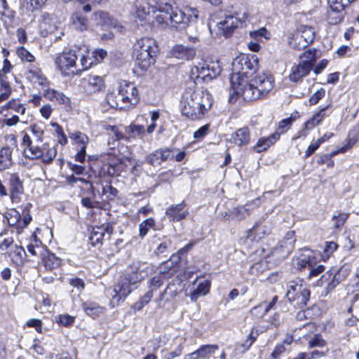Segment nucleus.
<instances>
[{
	"mask_svg": "<svg viewBox=\"0 0 359 359\" xmlns=\"http://www.w3.org/2000/svg\"><path fill=\"white\" fill-rule=\"evenodd\" d=\"M23 134L21 145L23 147V155L29 160H41L46 165H50L57 156V149L49 143L39 145L44 139V130L37 124L29 126Z\"/></svg>",
	"mask_w": 359,
	"mask_h": 359,
	"instance_id": "1",
	"label": "nucleus"
},
{
	"mask_svg": "<svg viewBox=\"0 0 359 359\" xmlns=\"http://www.w3.org/2000/svg\"><path fill=\"white\" fill-rule=\"evenodd\" d=\"M212 104V95L208 90L189 88L182 95L180 107L183 116L196 121L203 118Z\"/></svg>",
	"mask_w": 359,
	"mask_h": 359,
	"instance_id": "2",
	"label": "nucleus"
},
{
	"mask_svg": "<svg viewBox=\"0 0 359 359\" xmlns=\"http://www.w3.org/2000/svg\"><path fill=\"white\" fill-rule=\"evenodd\" d=\"M274 79L272 75L262 73L251 80L244 81V85L234 94H230L229 102H234L241 96L245 101H253L264 97L273 88Z\"/></svg>",
	"mask_w": 359,
	"mask_h": 359,
	"instance_id": "3",
	"label": "nucleus"
},
{
	"mask_svg": "<svg viewBox=\"0 0 359 359\" xmlns=\"http://www.w3.org/2000/svg\"><path fill=\"white\" fill-rule=\"evenodd\" d=\"M152 9L154 13H158L155 20L159 25L165 24L177 29H184L189 25L186 11L180 10L171 0H159Z\"/></svg>",
	"mask_w": 359,
	"mask_h": 359,
	"instance_id": "4",
	"label": "nucleus"
},
{
	"mask_svg": "<svg viewBox=\"0 0 359 359\" xmlns=\"http://www.w3.org/2000/svg\"><path fill=\"white\" fill-rule=\"evenodd\" d=\"M231 66L230 94H234L244 85V81L255 73L258 69V61L255 57L241 54L233 59Z\"/></svg>",
	"mask_w": 359,
	"mask_h": 359,
	"instance_id": "5",
	"label": "nucleus"
},
{
	"mask_svg": "<svg viewBox=\"0 0 359 359\" xmlns=\"http://www.w3.org/2000/svg\"><path fill=\"white\" fill-rule=\"evenodd\" d=\"M143 279L142 271L139 270L137 265L133 264L128 266L114 285L115 294L110 302L112 306L118 305L120 301H123L133 291V286L140 283Z\"/></svg>",
	"mask_w": 359,
	"mask_h": 359,
	"instance_id": "6",
	"label": "nucleus"
},
{
	"mask_svg": "<svg viewBox=\"0 0 359 359\" xmlns=\"http://www.w3.org/2000/svg\"><path fill=\"white\" fill-rule=\"evenodd\" d=\"M158 52V46L155 39L142 37L133 45V57L135 64L142 70H147L154 65Z\"/></svg>",
	"mask_w": 359,
	"mask_h": 359,
	"instance_id": "7",
	"label": "nucleus"
},
{
	"mask_svg": "<svg viewBox=\"0 0 359 359\" xmlns=\"http://www.w3.org/2000/svg\"><path fill=\"white\" fill-rule=\"evenodd\" d=\"M220 67L213 62L201 61L194 65L190 71V77L197 81L208 82L220 74Z\"/></svg>",
	"mask_w": 359,
	"mask_h": 359,
	"instance_id": "8",
	"label": "nucleus"
},
{
	"mask_svg": "<svg viewBox=\"0 0 359 359\" xmlns=\"http://www.w3.org/2000/svg\"><path fill=\"white\" fill-rule=\"evenodd\" d=\"M310 290L302 284L290 282L287 286L286 297L294 307L304 309L310 299Z\"/></svg>",
	"mask_w": 359,
	"mask_h": 359,
	"instance_id": "9",
	"label": "nucleus"
},
{
	"mask_svg": "<svg viewBox=\"0 0 359 359\" xmlns=\"http://www.w3.org/2000/svg\"><path fill=\"white\" fill-rule=\"evenodd\" d=\"M78 56L76 51L69 50L59 55L55 59V64L61 73L65 76H72L79 74L76 64Z\"/></svg>",
	"mask_w": 359,
	"mask_h": 359,
	"instance_id": "10",
	"label": "nucleus"
},
{
	"mask_svg": "<svg viewBox=\"0 0 359 359\" xmlns=\"http://www.w3.org/2000/svg\"><path fill=\"white\" fill-rule=\"evenodd\" d=\"M79 87L87 95H92L102 91L104 88L102 78L97 75H88L80 79Z\"/></svg>",
	"mask_w": 359,
	"mask_h": 359,
	"instance_id": "11",
	"label": "nucleus"
},
{
	"mask_svg": "<svg viewBox=\"0 0 359 359\" xmlns=\"http://www.w3.org/2000/svg\"><path fill=\"white\" fill-rule=\"evenodd\" d=\"M119 97L126 104H135L138 102V91L135 86L124 81L119 86Z\"/></svg>",
	"mask_w": 359,
	"mask_h": 359,
	"instance_id": "12",
	"label": "nucleus"
},
{
	"mask_svg": "<svg viewBox=\"0 0 359 359\" xmlns=\"http://www.w3.org/2000/svg\"><path fill=\"white\" fill-rule=\"evenodd\" d=\"M25 77L30 83L35 85L46 86L48 84L47 77L43 74L41 69L36 66L29 65L25 73Z\"/></svg>",
	"mask_w": 359,
	"mask_h": 359,
	"instance_id": "13",
	"label": "nucleus"
},
{
	"mask_svg": "<svg viewBox=\"0 0 359 359\" xmlns=\"http://www.w3.org/2000/svg\"><path fill=\"white\" fill-rule=\"evenodd\" d=\"M180 262V256L172 254L168 260L163 262L159 266L160 274L163 276L165 278H170L177 271V266Z\"/></svg>",
	"mask_w": 359,
	"mask_h": 359,
	"instance_id": "14",
	"label": "nucleus"
},
{
	"mask_svg": "<svg viewBox=\"0 0 359 359\" xmlns=\"http://www.w3.org/2000/svg\"><path fill=\"white\" fill-rule=\"evenodd\" d=\"M10 197L13 203H18L20 201V196L23 194V186L19 176L14 173L9 179Z\"/></svg>",
	"mask_w": 359,
	"mask_h": 359,
	"instance_id": "15",
	"label": "nucleus"
},
{
	"mask_svg": "<svg viewBox=\"0 0 359 359\" xmlns=\"http://www.w3.org/2000/svg\"><path fill=\"white\" fill-rule=\"evenodd\" d=\"M179 290L180 288L177 284L171 281L156 299L158 306L162 308L166 302H171L177 296Z\"/></svg>",
	"mask_w": 359,
	"mask_h": 359,
	"instance_id": "16",
	"label": "nucleus"
},
{
	"mask_svg": "<svg viewBox=\"0 0 359 359\" xmlns=\"http://www.w3.org/2000/svg\"><path fill=\"white\" fill-rule=\"evenodd\" d=\"M44 96L52 102H57L58 104L63 105L67 110L72 109L70 98L62 92L53 88H48L44 91Z\"/></svg>",
	"mask_w": 359,
	"mask_h": 359,
	"instance_id": "17",
	"label": "nucleus"
},
{
	"mask_svg": "<svg viewBox=\"0 0 359 359\" xmlns=\"http://www.w3.org/2000/svg\"><path fill=\"white\" fill-rule=\"evenodd\" d=\"M186 204L183 201L179 204L172 205L165 210V215L171 222H179L184 219L189 214L187 210H184Z\"/></svg>",
	"mask_w": 359,
	"mask_h": 359,
	"instance_id": "18",
	"label": "nucleus"
},
{
	"mask_svg": "<svg viewBox=\"0 0 359 359\" xmlns=\"http://www.w3.org/2000/svg\"><path fill=\"white\" fill-rule=\"evenodd\" d=\"M243 22L232 15H226L225 18L218 23L219 29L227 37L233 31L241 25Z\"/></svg>",
	"mask_w": 359,
	"mask_h": 359,
	"instance_id": "19",
	"label": "nucleus"
},
{
	"mask_svg": "<svg viewBox=\"0 0 359 359\" xmlns=\"http://www.w3.org/2000/svg\"><path fill=\"white\" fill-rule=\"evenodd\" d=\"M170 54L177 59L189 60L195 56L196 49L193 47L177 44L172 48Z\"/></svg>",
	"mask_w": 359,
	"mask_h": 359,
	"instance_id": "20",
	"label": "nucleus"
},
{
	"mask_svg": "<svg viewBox=\"0 0 359 359\" xmlns=\"http://www.w3.org/2000/svg\"><path fill=\"white\" fill-rule=\"evenodd\" d=\"M312 70L311 66L307 63L299 62L298 65H293L289 75L290 81L292 82H298L306 76Z\"/></svg>",
	"mask_w": 359,
	"mask_h": 359,
	"instance_id": "21",
	"label": "nucleus"
},
{
	"mask_svg": "<svg viewBox=\"0 0 359 359\" xmlns=\"http://www.w3.org/2000/svg\"><path fill=\"white\" fill-rule=\"evenodd\" d=\"M330 104L321 108L317 113H316L309 120L304 123V128L310 130L320 124L323 120L329 116L332 111L330 110Z\"/></svg>",
	"mask_w": 359,
	"mask_h": 359,
	"instance_id": "22",
	"label": "nucleus"
},
{
	"mask_svg": "<svg viewBox=\"0 0 359 359\" xmlns=\"http://www.w3.org/2000/svg\"><path fill=\"white\" fill-rule=\"evenodd\" d=\"M218 349L217 345L207 344L201 346L198 350L187 354L184 359H199L206 358L210 355L213 354Z\"/></svg>",
	"mask_w": 359,
	"mask_h": 359,
	"instance_id": "23",
	"label": "nucleus"
},
{
	"mask_svg": "<svg viewBox=\"0 0 359 359\" xmlns=\"http://www.w3.org/2000/svg\"><path fill=\"white\" fill-rule=\"evenodd\" d=\"M92 20L97 25L109 28L116 27L117 25L116 20L111 18L108 13L104 11H97L93 13Z\"/></svg>",
	"mask_w": 359,
	"mask_h": 359,
	"instance_id": "24",
	"label": "nucleus"
},
{
	"mask_svg": "<svg viewBox=\"0 0 359 359\" xmlns=\"http://www.w3.org/2000/svg\"><path fill=\"white\" fill-rule=\"evenodd\" d=\"M280 138L279 133L275 132L267 137H262L258 140L257 144L253 147L256 152L266 151Z\"/></svg>",
	"mask_w": 359,
	"mask_h": 359,
	"instance_id": "25",
	"label": "nucleus"
},
{
	"mask_svg": "<svg viewBox=\"0 0 359 359\" xmlns=\"http://www.w3.org/2000/svg\"><path fill=\"white\" fill-rule=\"evenodd\" d=\"M125 132L126 133V141H130L136 138L143 139L145 135L144 127L137 124H130L126 127Z\"/></svg>",
	"mask_w": 359,
	"mask_h": 359,
	"instance_id": "26",
	"label": "nucleus"
},
{
	"mask_svg": "<svg viewBox=\"0 0 359 359\" xmlns=\"http://www.w3.org/2000/svg\"><path fill=\"white\" fill-rule=\"evenodd\" d=\"M349 274V270L344 266L339 269L334 274L331 281L327 284V290L331 291L341 281L346 279Z\"/></svg>",
	"mask_w": 359,
	"mask_h": 359,
	"instance_id": "27",
	"label": "nucleus"
},
{
	"mask_svg": "<svg viewBox=\"0 0 359 359\" xmlns=\"http://www.w3.org/2000/svg\"><path fill=\"white\" fill-rule=\"evenodd\" d=\"M12 150L8 147H4L0 149V170L8 169L12 166Z\"/></svg>",
	"mask_w": 359,
	"mask_h": 359,
	"instance_id": "28",
	"label": "nucleus"
},
{
	"mask_svg": "<svg viewBox=\"0 0 359 359\" xmlns=\"http://www.w3.org/2000/svg\"><path fill=\"white\" fill-rule=\"evenodd\" d=\"M232 139L233 142L238 146L248 144L250 139L248 128L244 127L237 130L232 135Z\"/></svg>",
	"mask_w": 359,
	"mask_h": 359,
	"instance_id": "29",
	"label": "nucleus"
},
{
	"mask_svg": "<svg viewBox=\"0 0 359 359\" xmlns=\"http://www.w3.org/2000/svg\"><path fill=\"white\" fill-rule=\"evenodd\" d=\"M290 46L296 50H302L309 46V44L305 41L297 30L292 33L287 39Z\"/></svg>",
	"mask_w": 359,
	"mask_h": 359,
	"instance_id": "30",
	"label": "nucleus"
},
{
	"mask_svg": "<svg viewBox=\"0 0 359 359\" xmlns=\"http://www.w3.org/2000/svg\"><path fill=\"white\" fill-rule=\"evenodd\" d=\"M72 25L79 31L83 32L88 29V20L82 13H74L71 18Z\"/></svg>",
	"mask_w": 359,
	"mask_h": 359,
	"instance_id": "31",
	"label": "nucleus"
},
{
	"mask_svg": "<svg viewBox=\"0 0 359 359\" xmlns=\"http://www.w3.org/2000/svg\"><path fill=\"white\" fill-rule=\"evenodd\" d=\"M149 9L150 8L147 4H140L137 6V11L135 14L136 21L137 22L138 20L141 22L142 25L146 24L151 18Z\"/></svg>",
	"mask_w": 359,
	"mask_h": 359,
	"instance_id": "32",
	"label": "nucleus"
},
{
	"mask_svg": "<svg viewBox=\"0 0 359 359\" xmlns=\"http://www.w3.org/2000/svg\"><path fill=\"white\" fill-rule=\"evenodd\" d=\"M258 335V330L253 327L248 335L245 341L242 344H238L237 349L241 353H245L251 347Z\"/></svg>",
	"mask_w": 359,
	"mask_h": 359,
	"instance_id": "33",
	"label": "nucleus"
},
{
	"mask_svg": "<svg viewBox=\"0 0 359 359\" xmlns=\"http://www.w3.org/2000/svg\"><path fill=\"white\" fill-rule=\"evenodd\" d=\"M271 226L266 223H264L262 222H256L253 226L252 229H250V233L254 234L255 236L258 238H262L265 235L269 234L271 232Z\"/></svg>",
	"mask_w": 359,
	"mask_h": 359,
	"instance_id": "34",
	"label": "nucleus"
},
{
	"mask_svg": "<svg viewBox=\"0 0 359 359\" xmlns=\"http://www.w3.org/2000/svg\"><path fill=\"white\" fill-rule=\"evenodd\" d=\"M10 256L13 263L17 265H21L25 259L26 252L22 247L15 245L11 250Z\"/></svg>",
	"mask_w": 359,
	"mask_h": 359,
	"instance_id": "35",
	"label": "nucleus"
},
{
	"mask_svg": "<svg viewBox=\"0 0 359 359\" xmlns=\"http://www.w3.org/2000/svg\"><path fill=\"white\" fill-rule=\"evenodd\" d=\"M297 30L301 35H302V38L309 44V46L313 42L316 35V32L313 27L308 25H300Z\"/></svg>",
	"mask_w": 359,
	"mask_h": 359,
	"instance_id": "36",
	"label": "nucleus"
},
{
	"mask_svg": "<svg viewBox=\"0 0 359 359\" xmlns=\"http://www.w3.org/2000/svg\"><path fill=\"white\" fill-rule=\"evenodd\" d=\"M82 307L87 315L95 318L102 313L104 309L95 302H87L82 304Z\"/></svg>",
	"mask_w": 359,
	"mask_h": 359,
	"instance_id": "37",
	"label": "nucleus"
},
{
	"mask_svg": "<svg viewBox=\"0 0 359 359\" xmlns=\"http://www.w3.org/2000/svg\"><path fill=\"white\" fill-rule=\"evenodd\" d=\"M287 249L286 244L280 241L278 244L273 248L271 255L278 260H283L287 258L292 251L288 250V252H286Z\"/></svg>",
	"mask_w": 359,
	"mask_h": 359,
	"instance_id": "38",
	"label": "nucleus"
},
{
	"mask_svg": "<svg viewBox=\"0 0 359 359\" xmlns=\"http://www.w3.org/2000/svg\"><path fill=\"white\" fill-rule=\"evenodd\" d=\"M40 26L41 28L46 31L47 33H52L56 29L55 23L52 22V18L50 15L48 13H44L42 15Z\"/></svg>",
	"mask_w": 359,
	"mask_h": 359,
	"instance_id": "39",
	"label": "nucleus"
},
{
	"mask_svg": "<svg viewBox=\"0 0 359 359\" xmlns=\"http://www.w3.org/2000/svg\"><path fill=\"white\" fill-rule=\"evenodd\" d=\"M155 226V220L152 217H149L142 221L139 224V236L143 238L149 232L150 229Z\"/></svg>",
	"mask_w": 359,
	"mask_h": 359,
	"instance_id": "40",
	"label": "nucleus"
},
{
	"mask_svg": "<svg viewBox=\"0 0 359 359\" xmlns=\"http://www.w3.org/2000/svg\"><path fill=\"white\" fill-rule=\"evenodd\" d=\"M316 52L317 51L316 48L309 49L306 50L300 56V62H302V63H307L311 66V68L313 69L316 60Z\"/></svg>",
	"mask_w": 359,
	"mask_h": 359,
	"instance_id": "41",
	"label": "nucleus"
},
{
	"mask_svg": "<svg viewBox=\"0 0 359 359\" xmlns=\"http://www.w3.org/2000/svg\"><path fill=\"white\" fill-rule=\"evenodd\" d=\"M46 268L51 270L58 267L61 264V259L53 253H48L47 256L43 258Z\"/></svg>",
	"mask_w": 359,
	"mask_h": 359,
	"instance_id": "42",
	"label": "nucleus"
},
{
	"mask_svg": "<svg viewBox=\"0 0 359 359\" xmlns=\"http://www.w3.org/2000/svg\"><path fill=\"white\" fill-rule=\"evenodd\" d=\"M104 237V229L102 227L97 226L93 228L90 236V241L93 245L102 243Z\"/></svg>",
	"mask_w": 359,
	"mask_h": 359,
	"instance_id": "43",
	"label": "nucleus"
},
{
	"mask_svg": "<svg viewBox=\"0 0 359 359\" xmlns=\"http://www.w3.org/2000/svg\"><path fill=\"white\" fill-rule=\"evenodd\" d=\"M6 219L10 226H16L18 229H20L21 216L18 211L12 209L7 213Z\"/></svg>",
	"mask_w": 359,
	"mask_h": 359,
	"instance_id": "44",
	"label": "nucleus"
},
{
	"mask_svg": "<svg viewBox=\"0 0 359 359\" xmlns=\"http://www.w3.org/2000/svg\"><path fill=\"white\" fill-rule=\"evenodd\" d=\"M5 107L9 109H12L15 112L21 115L25 114L26 111V107L18 100H11L6 103Z\"/></svg>",
	"mask_w": 359,
	"mask_h": 359,
	"instance_id": "45",
	"label": "nucleus"
},
{
	"mask_svg": "<svg viewBox=\"0 0 359 359\" xmlns=\"http://www.w3.org/2000/svg\"><path fill=\"white\" fill-rule=\"evenodd\" d=\"M108 104L114 109L123 108V107L120 105L119 102L121 101V98L119 97V92L117 93L114 92L108 93L105 98Z\"/></svg>",
	"mask_w": 359,
	"mask_h": 359,
	"instance_id": "46",
	"label": "nucleus"
},
{
	"mask_svg": "<svg viewBox=\"0 0 359 359\" xmlns=\"http://www.w3.org/2000/svg\"><path fill=\"white\" fill-rule=\"evenodd\" d=\"M163 161L161 149H157L147 156V162L153 166L159 165Z\"/></svg>",
	"mask_w": 359,
	"mask_h": 359,
	"instance_id": "47",
	"label": "nucleus"
},
{
	"mask_svg": "<svg viewBox=\"0 0 359 359\" xmlns=\"http://www.w3.org/2000/svg\"><path fill=\"white\" fill-rule=\"evenodd\" d=\"M153 297V292L150 290L147 292L137 302L133 305L134 309L137 311L142 310L145 305H147Z\"/></svg>",
	"mask_w": 359,
	"mask_h": 359,
	"instance_id": "48",
	"label": "nucleus"
},
{
	"mask_svg": "<svg viewBox=\"0 0 359 359\" xmlns=\"http://www.w3.org/2000/svg\"><path fill=\"white\" fill-rule=\"evenodd\" d=\"M326 341L320 334H315L308 341L309 348L319 347L322 348L326 346Z\"/></svg>",
	"mask_w": 359,
	"mask_h": 359,
	"instance_id": "49",
	"label": "nucleus"
},
{
	"mask_svg": "<svg viewBox=\"0 0 359 359\" xmlns=\"http://www.w3.org/2000/svg\"><path fill=\"white\" fill-rule=\"evenodd\" d=\"M337 244L333 241H326L324 243L322 257L323 259H327L337 249Z\"/></svg>",
	"mask_w": 359,
	"mask_h": 359,
	"instance_id": "50",
	"label": "nucleus"
},
{
	"mask_svg": "<svg viewBox=\"0 0 359 359\" xmlns=\"http://www.w3.org/2000/svg\"><path fill=\"white\" fill-rule=\"evenodd\" d=\"M70 137L72 138L81 147H84L86 148V145L88 143V137L84 133L81 132H75L71 135Z\"/></svg>",
	"mask_w": 359,
	"mask_h": 359,
	"instance_id": "51",
	"label": "nucleus"
},
{
	"mask_svg": "<svg viewBox=\"0 0 359 359\" xmlns=\"http://www.w3.org/2000/svg\"><path fill=\"white\" fill-rule=\"evenodd\" d=\"M295 232L294 231H289L285 233V236L283 240H281L282 242L286 244V252H288V250H293L294 248V243H295V238H294Z\"/></svg>",
	"mask_w": 359,
	"mask_h": 359,
	"instance_id": "52",
	"label": "nucleus"
},
{
	"mask_svg": "<svg viewBox=\"0 0 359 359\" xmlns=\"http://www.w3.org/2000/svg\"><path fill=\"white\" fill-rule=\"evenodd\" d=\"M0 91L4 92V95H10L11 93V88L10 81H8V76L3 74L0 72Z\"/></svg>",
	"mask_w": 359,
	"mask_h": 359,
	"instance_id": "53",
	"label": "nucleus"
},
{
	"mask_svg": "<svg viewBox=\"0 0 359 359\" xmlns=\"http://www.w3.org/2000/svg\"><path fill=\"white\" fill-rule=\"evenodd\" d=\"M107 130L109 131V135L113 138L115 141H119L121 140H124L126 141V133L123 134L119 131L118 127L116 126H109L107 128Z\"/></svg>",
	"mask_w": 359,
	"mask_h": 359,
	"instance_id": "54",
	"label": "nucleus"
},
{
	"mask_svg": "<svg viewBox=\"0 0 359 359\" xmlns=\"http://www.w3.org/2000/svg\"><path fill=\"white\" fill-rule=\"evenodd\" d=\"M17 53L22 60H25L29 62L34 61V56L24 47L18 48Z\"/></svg>",
	"mask_w": 359,
	"mask_h": 359,
	"instance_id": "55",
	"label": "nucleus"
},
{
	"mask_svg": "<svg viewBox=\"0 0 359 359\" xmlns=\"http://www.w3.org/2000/svg\"><path fill=\"white\" fill-rule=\"evenodd\" d=\"M43 5V0H26L25 8L29 12L38 10Z\"/></svg>",
	"mask_w": 359,
	"mask_h": 359,
	"instance_id": "56",
	"label": "nucleus"
},
{
	"mask_svg": "<svg viewBox=\"0 0 359 359\" xmlns=\"http://www.w3.org/2000/svg\"><path fill=\"white\" fill-rule=\"evenodd\" d=\"M161 276L162 275L161 274L159 276H156L150 280L149 287V290L152 292L163 285V280Z\"/></svg>",
	"mask_w": 359,
	"mask_h": 359,
	"instance_id": "57",
	"label": "nucleus"
},
{
	"mask_svg": "<svg viewBox=\"0 0 359 359\" xmlns=\"http://www.w3.org/2000/svg\"><path fill=\"white\" fill-rule=\"evenodd\" d=\"M292 121L293 119L290 117L285 118L280 121L277 131L278 133H279V135H280V133H285L290 128Z\"/></svg>",
	"mask_w": 359,
	"mask_h": 359,
	"instance_id": "58",
	"label": "nucleus"
},
{
	"mask_svg": "<svg viewBox=\"0 0 359 359\" xmlns=\"http://www.w3.org/2000/svg\"><path fill=\"white\" fill-rule=\"evenodd\" d=\"M313 260L309 256H303L297 259V265L300 269L312 267Z\"/></svg>",
	"mask_w": 359,
	"mask_h": 359,
	"instance_id": "59",
	"label": "nucleus"
},
{
	"mask_svg": "<svg viewBox=\"0 0 359 359\" xmlns=\"http://www.w3.org/2000/svg\"><path fill=\"white\" fill-rule=\"evenodd\" d=\"M161 149L163 161L173 159L175 153L178 151V149L176 148H163Z\"/></svg>",
	"mask_w": 359,
	"mask_h": 359,
	"instance_id": "60",
	"label": "nucleus"
},
{
	"mask_svg": "<svg viewBox=\"0 0 359 359\" xmlns=\"http://www.w3.org/2000/svg\"><path fill=\"white\" fill-rule=\"evenodd\" d=\"M325 90L324 88H321L320 89L318 90L309 98L310 104L312 105L317 104L325 96Z\"/></svg>",
	"mask_w": 359,
	"mask_h": 359,
	"instance_id": "61",
	"label": "nucleus"
},
{
	"mask_svg": "<svg viewBox=\"0 0 359 359\" xmlns=\"http://www.w3.org/2000/svg\"><path fill=\"white\" fill-rule=\"evenodd\" d=\"M209 125H204L194 132V137L197 140H201L207 135Z\"/></svg>",
	"mask_w": 359,
	"mask_h": 359,
	"instance_id": "62",
	"label": "nucleus"
},
{
	"mask_svg": "<svg viewBox=\"0 0 359 359\" xmlns=\"http://www.w3.org/2000/svg\"><path fill=\"white\" fill-rule=\"evenodd\" d=\"M232 213L236 216L239 219H243L249 215V212L245 206H240L235 208L232 210Z\"/></svg>",
	"mask_w": 359,
	"mask_h": 359,
	"instance_id": "63",
	"label": "nucleus"
},
{
	"mask_svg": "<svg viewBox=\"0 0 359 359\" xmlns=\"http://www.w3.org/2000/svg\"><path fill=\"white\" fill-rule=\"evenodd\" d=\"M57 322L64 326H69L74 322V317L66 314L58 316Z\"/></svg>",
	"mask_w": 359,
	"mask_h": 359,
	"instance_id": "64",
	"label": "nucleus"
}]
</instances>
